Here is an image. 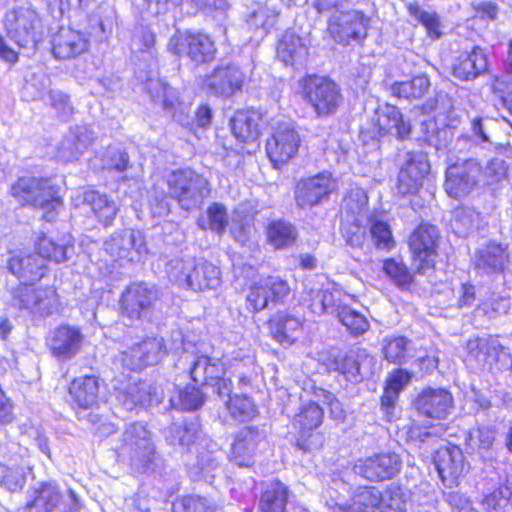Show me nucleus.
I'll return each mask as SVG.
<instances>
[{"mask_svg":"<svg viewBox=\"0 0 512 512\" xmlns=\"http://www.w3.org/2000/svg\"><path fill=\"white\" fill-rule=\"evenodd\" d=\"M300 137L288 122L278 123L266 141V153L275 167L286 164L297 153Z\"/></svg>","mask_w":512,"mask_h":512,"instance_id":"f3484780","label":"nucleus"},{"mask_svg":"<svg viewBox=\"0 0 512 512\" xmlns=\"http://www.w3.org/2000/svg\"><path fill=\"white\" fill-rule=\"evenodd\" d=\"M7 35L20 47H35L41 37V19L31 6H16L4 18Z\"/></svg>","mask_w":512,"mask_h":512,"instance_id":"39448f33","label":"nucleus"},{"mask_svg":"<svg viewBox=\"0 0 512 512\" xmlns=\"http://www.w3.org/2000/svg\"><path fill=\"white\" fill-rule=\"evenodd\" d=\"M383 493L376 487H358L352 496V504L349 506L339 503L328 504L330 512H374L380 510Z\"/></svg>","mask_w":512,"mask_h":512,"instance_id":"473e14b6","label":"nucleus"},{"mask_svg":"<svg viewBox=\"0 0 512 512\" xmlns=\"http://www.w3.org/2000/svg\"><path fill=\"white\" fill-rule=\"evenodd\" d=\"M297 236L296 228L289 222L273 221L267 227L268 242L275 249H285L292 246Z\"/></svg>","mask_w":512,"mask_h":512,"instance_id":"de8ad7c7","label":"nucleus"},{"mask_svg":"<svg viewBox=\"0 0 512 512\" xmlns=\"http://www.w3.org/2000/svg\"><path fill=\"white\" fill-rule=\"evenodd\" d=\"M323 416V407L319 401H310L302 405L294 418V425L300 429L302 435H305L320 426Z\"/></svg>","mask_w":512,"mask_h":512,"instance_id":"8fccbe9b","label":"nucleus"},{"mask_svg":"<svg viewBox=\"0 0 512 512\" xmlns=\"http://www.w3.org/2000/svg\"><path fill=\"white\" fill-rule=\"evenodd\" d=\"M99 380L95 376L76 378L69 387V394L74 402L82 408H91L98 403Z\"/></svg>","mask_w":512,"mask_h":512,"instance_id":"ea45409f","label":"nucleus"},{"mask_svg":"<svg viewBox=\"0 0 512 512\" xmlns=\"http://www.w3.org/2000/svg\"><path fill=\"white\" fill-rule=\"evenodd\" d=\"M508 255L500 244L489 242L475 254V268L485 273L499 272L504 268Z\"/></svg>","mask_w":512,"mask_h":512,"instance_id":"58836bf2","label":"nucleus"},{"mask_svg":"<svg viewBox=\"0 0 512 512\" xmlns=\"http://www.w3.org/2000/svg\"><path fill=\"white\" fill-rule=\"evenodd\" d=\"M497 433V428L492 425H482L471 429L465 438L467 451L481 456L490 454Z\"/></svg>","mask_w":512,"mask_h":512,"instance_id":"37998d69","label":"nucleus"},{"mask_svg":"<svg viewBox=\"0 0 512 512\" xmlns=\"http://www.w3.org/2000/svg\"><path fill=\"white\" fill-rule=\"evenodd\" d=\"M144 89L151 99L164 109H171L176 100L174 90L157 75L151 74L144 82Z\"/></svg>","mask_w":512,"mask_h":512,"instance_id":"09e8293b","label":"nucleus"},{"mask_svg":"<svg viewBox=\"0 0 512 512\" xmlns=\"http://www.w3.org/2000/svg\"><path fill=\"white\" fill-rule=\"evenodd\" d=\"M179 362H185L189 364V374L194 382L205 384V373L207 372V368L210 363V357L206 355H199L198 353L194 352H184V354L180 357Z\"/></svg>","mask_w":512,"mask_h":512,"instance_id":"e2e57ef3","label":"nucleus"},{"mask_svg":"<svg viewBox=\"0 0 512 512\" xmlns=\"http://www.w3.org/2000/svg\"><path fill=\"white\" fill-rule=\"evenodd\" d=\"M289 488L279 480L264 483L258 502L260 512H295L298 506L290 505L287 510Z\"/></svg>","mask_w":512,"mask_h":512,"instance_id":"2f4dec72","label":"nucleus"},{"mask_svg":"<svg viewBox=\"0 0 512 512\" xmlns=\"http://www.w3.org/2000/svg\"><path fill=\"white\" fill-rule=\"evenodd\" d=\"M336 316L353 336L362 335L370 327L364 315L348 306H337Z\"/></svg>","mask_w":512,"mask_h":512,"instance_id":"864d4df0","label":"nucleus"},{"mask_svg":"<svg viewBox=\"0 0 512 512\" xmlns=\"http://www.w3.org/2000/svg\"><path fill=\"white\" fill-rule=\"evenodd\" d=\"M26 482V474L19 465L0 463V486L10 492L20 491Z\"/></svg>","mask_w":512,"mask_h":512,"instance_id":"13d9d810","label":"nucleus"},{"mask_svg":"<svg viewBox=\"0 0 512 512\" xmlns=\"http://www.w3.org/2000/svg\"><path fill=\"white\" fill-rule=\"evenodd\" d=\"M8 268L19 279L28 282L40 280L45 273L44 260L37 254L12 256Z\"/></svg>","mask_w":512,"mask_h":512,"instance_id":"c9c22d12","label":"nucleus"},{"mask_svg":"<svg viewBox=\"0 0 512 512\" xmlns=\"http://www.w3.org/2000/svg\"><path fill=\"white\" fill-rule=\"evenodd\" d=\"M245 74L232 63L221 64L207 74L203 80V89L212 96L229 99L241 92Z\"/></svg>","mask_w":512,"mask_h":512,"instance_id":"9d476101","label":"nucleus"},{"mask_svg":"<svg viewBox=\"0 0 512 512\" xmlns=\"http://www.w3.org/2000/svg\"><path fill=\"white\" fill-rule=\"evenodd\" d=\"M10 303L13 307L31 314L48 317L58 311L59 301L52 287L35 288L21 284L11 291Z\"/></svg>","mask_w":512,"mask_h":512,"instance_id":"423d86ee","label":"nucleus"},{"mask_svg":"<svg viewBox=\"0 0 512 512\" xmlns=\"http://www.w3.org/2000/svg\"><path fill=\"white\" fill-rule=\"evenodd\" d=\"M61 500L64 512H75L80 507V501L73 490H69L67 498L63 499L57 485L45 482L33 490L26 509L28 512H53Z\"/></svg>","mask_w":512,"mask_h":512,"instance_id":"dca6fc26","label":"nucleus"},{"mask_svg":"<svg viewBox=\"0 0 512 512\" xmlns=\"http://www.w3.org/2000/svg\"><path fill=\"white\" fill-rule=\"evenodd\" d=\"M166 354L162 338L152 337L136 343L121 353V362L130 370L157 364Z\"/></svg>","mask_w":512,"mask_h":512,"instance_id":"aec40b11","label":"nucleus"},{"mask_svg":"<svg viewBox=\"0 0 512 512\" xmlns=\"http://www.w3.org/2000/svg\"><path fill=\"white\" fill-rule=\"evenodd\" d=\"M225 369L219 359L211 358L205 373L206 382L204 385L212 386L219 397H224L232 392V382L229 378L224 377Z\"/></svg>","mask_w":512,"mask_h":512,"instance_id":"3c124183","label":"nucleus"},{"mask_svg":"<svg viewBox=\"0 0 512 512\" xmlns=\"http://www.w3.org/2000/svg\"><path fill=\"white\" fill-rule=\"evenodd\" d=\"M453 397L445 389L427 388L416 398V410L432 419H445L452 409Z\"/></svg>","mask_w":512,"mask_h":512,"instance_id":"a878e982","label":"nucleus"},{"mask_svg":"<svg viewBox=\"0 0 512 512\" xmlns=\"http://www.w3.org/2000/svg\"><path fill=\"white\" fill-rule=\"evenodd\" d=\"M367 220L362 218H343L341 232L347 245L359 248L363 245L366 236Z\"/></svg>","mask_w":512,"mask_h":512,"instance_id":"6e6d98bb","label":"nucleus"},{"mask_svg":"<svg viewBox=\"0 0 512 512\" xmlns=\"http://www.w3.org/2000/svg\"><path fill=\"white\" fill-rule=\"evenodd\" d=\"M434 464L442 483L449 488L457 485L458 478L466 471L464 456L458 446L438 449Z\"/></svg>","mask_w":512,"mask_h":512,"instance_id":"b1692460","label":"nucleus"},{"mask_svg":"<svg viewBox=\"0 0 512 512\" xmlns=\"http://www.w3.org/2000/svg\"><path fill=\"white\" fill-rule=\"evenodd\" d=\"M168 195L187 211L199 208L210 194L209 182L191 169H179L167 177Z\"/></svg>","mask_w":512,"mask_h":512,"instance_id":"20e7f679","label":"nucleus"},{"mask_svg":"<svg viewBox=\"0 0 512 512\" xmlns=\"http://www.w3.org/2000/svg\"><path fill=\"white\" fill-rule=\"evenodd\" d=\"M118 451L129 458L131 467L135 471L141 473L155 471L160 461L151 433L144 424L139 422L131 423L126 427Z\"/></svg>","mask_w":512,"mask_h":512,"instance_id":"7ed1b4c3","label":"nucleus"},{"mask_svg":"<svg viewBox=\"0 0 512 512\" xmlns=\"http://www.w3.org/2000/svg\"><path fill=\"white\" fill-rule=\"evenodd\" d=\"M482 166L476 159L450 165L446 170L445 191L452 198L468 195L481 183Z\"/></svg>","mask_w":512,"mask_h":512,"instance_id":"9b49d317","label":"nucleus"},{"mask_svg":"<svg viewBox=\"0 0 512 512\" xmlns=\"http://www.w3.org/2000/svg\"><path fill=\"white\" fill-rule=\"evenodd\" d=\"M411 374L406 370H396L387 380L384 393L381 397V410L387 421H392L396 417L395 402L398 399L400 391L409 383Z\"/></svg>","mask_w":512,"mask_h":512,"instance_id":"e433bc0d","label":"nucleus"},{"mask_svg":"<svg viewBox=\"0 0 512 512\" xmlns=\"http://www.w3.org/2000/svg\"><path fill=\"white\" fill-rule=\"evenodd\" d=\"M155 393L154 386L147 381H138L128 384L117 393V400L128 411L139 406L150 405Z\"/></svg>","mask_w":512,"mask_h":512,"instance_id":"f704fd0d","label":"nucleus"},{"mask_svg":"<svg viewBox=\"0 0 512 512\" xmlns=\"http://www.w3.org/2000/svg\"><path fill=\"white\" fill-rule=\"evenodd\" d=\"M84 335L78 327L61 325L52 330L46 339L51 354L59 361L74 358L81 350Z\"/></svg>","mask_w":512,"mask_h":512,"instance_id":"4be33fe9","label":"nucleus"},{"mask_svg":"<svg viewBox=\"0 0 512 512\" xmlns=\"http://www.w3.org/2000/svg\"><path fill=\"white\" fill-rule=\"evenodd\" d=\"M262 115L254 109L238 110L230 120L233 135L242 143L258 140Z\"/></svg>","mask_w":512,"mask_h":512,"instance_id":"7c9ffc66","label":"nucleus"},{"mask_svg":"<svg viewBox=\"0 0 512 512\" xmlns=\"http://www.w3.org/2000/svg\"><path fill=\"white\" fill-rule=\"evenodd\" d=\"M269 325L273 338L281 344L294 343L302 332V321L287 313H278Z\"/></svg>","mask_w":512,"mask_h":512,"instance_id":"4c0bfd02","label":"nucleus"},{"mask_svg":"<svg viewBox=\"0 0 512 512\" xmlns=\"http://www.w3.org/2000/svg\"><path fill=\"white\" fill-rule=\"evenodd\" d=\"M439 238L438 228L426 222L419 224L410 235L409 247L419 273L434 265Z\"/></svg>","mask_w":512,"mask_h":512,"instance_id":"4468645a","label":"nucleus"},{"mask_svg":"<svg viewBox=\"0 0 512 512\" xmlns=\"http://www.w3.org/2000/svg\"><path fill=\"white\" fill-rule=\"evenodd\" d=\"M374 365V357L365 349L357 348L336 357L333 369L345 375L347 380L358 382L363 376L372 373Z\"/></svg>","mask_w":512,"mask_h":512,"instance_id":"bb28decb","label":"nucleus"},{"mask_svg":"<svg viewBox=\"0 0 512 512\" xmlns=\"http://www.w3.org/2000/svg\"><path fill=\"white\" fill-rule=\"evenodd\" d=\"M83 202L90 206L96 219L105 226L113 223L119 211V206L111 197L98 191L84 192Z\"/></svg>","mask_w":512,"mask_h":512,"instance_id":"a19ab883","label":"nucleus"},{"mask_svg":"<svg viewBox=\"0 0 512 512\" xmlns=\"http://www.w3.org/2000/svg\"><path fill=\"white\" fill-rule=\"evenodd\" d=\"M488 69V58L485 51L474 46L471 51L461 53L453 66L452 74L462 81H471L485 73Z\"/></svg>","mask_w":512,"mask_h":512,"instance_id":"c756f323","label":"nucleus"},{"mask_svg":"<svg viewBox=\"0 0 512 512\" xmlns=\"http://www.w3.org/2000/svg\"><path fill=\"white\" fill-rule=\"evenodd\" d=\"M507 349L497 337H475L466 344L465 362L472 368L492 370L494 365L505 360Z\"/></svg>","mask_w":512,"mask_h":512,"instance_id":"ddd939ff","label":"nucleus"},{"mask_svg":"<svg viewBox=\"0 0 512 512\" xmlns=\"http://www.w3.org/2000/svg\"><path fill=\"white\" fill-rule=\"evenodd\" d=\"M308 56V48L304 40L293 31L287 30L277 46V57L285 65L302 64Z\"/></svg>","mask_w":512,"mask_h":512,"instance_id":"72a5a7b5","label":"nucleus"},{"mask_svg":"<svg viewBox=\"0 0 512 512\" xmlns=\"http://www.w3.org/2000/svg\"><path fill=\"white\" fill-rule=\"evenodd\" d=\"M510 308L509 298L499 295H493L489 299L481 302L477 308L478 312H482L489 319L504 315Z\"/></svg>","mask_w":512,"mask_h":512,"instance_id":"774afa93","label":"nucleus"},{"mask_svg":"<svg viewBox=\"0 0 512 512\" xmlns=\"http://www.w3.org/2000/svg\"><path fill=\"white\" fill-rule=\"evenodd\" d=\"M376 124L379 135H391L402 141L409 139L412 132L410 120L404 119L398 107L388 103L376 110Z\"/></svg>","mask_w":512,"mask_h":512,"instance_id":"393cba45","label":"nucleus"},{"mask_svg":"<svg viewBox=\"0 0 512 512\" xmlns=\"http://www.w3.org/2000/svg\"><path fill=\"white\" fill-rule=\"evenodd\" d=\"M430 86L429 78L422 74L410 81L394 82L389 86V93L398 98L414 101L422 99L428 93Z\"/></svg>","mask_w":512,"mask_h":512,"instance_id":"c03bdc74","label":"nucleus"},{"mask_svg":"<svg viewBox=\"0 0 512 512\" xmlns=\"http://www.w3.org/2000/svg\"><path fill=\"white\" fill-rule=\"evenodd\" d=\"M11 195L21 205H29L43 211V219L54 221L62 206L58 189L50 180L37 177H21L11 186Z\"/></svg>","mask_w":512,"mask_h":512,"instance_id":"f03ea898","label":"nucleus"},{"mask_svg":"<svg viewBox=\"0 0 512 512\" xmlns=\"http://www.w3.org/2000/svg\"><path fill=\"white\" fill-rule=\"evenodd\" d=\"M168 50L178 56H187L196 64H206L215 58L217 52L214 41L204 33L187 32L173 35Z\"/></svg>","mask_w":512,"mask_h":512,"instance_id":"1a4fd4ad","label":"nucleus"},{"mask_svg":"<svg viewBox=\"0 0 512 512\" xmlns=\"http://www.w3.org/2000/svg\"><path fill=\"white\" fill-rule=\"evenodd\" d=\"M367 224H370V234L374 245L378 249L390 250L394 245V241L389 225L377 219L375 215H370V218L367 219Z\"/></svg>","mask_w":512,"mask_h":512,"instance_id":"052dcab7","label":"nucleus"},{"mask_svg":"<svg viewBox=\"0 0 512 512\" xmlns=\"http://www.w3.org/2000/svg\"><path fill=\"white\" fill-rule=\"evenodd\" d=\"M401 468V459L396 453L375 454L359 459L353 470L357 475L370 481H383L393 478Z\"/></svg>","mask_w":512,"mask_h":512,"instance_id":"412c9836","label":"nucleus"},{"mask_svg":"<svg viewBox=\"0 0 512 512\" xmlns=\"http://www.w3.org/2000/svg\"><path fill=\"white\" fill-rule=\"evenodd\" d=\"M171 402L174 407L181 410H197L204 403V395L199 388L187 386L180 390L176 398H172Z\"/></svg>","mask_w":512,"mask_h":512,"instance_id":"0e129e2a","label":"nucleus"},{"mask_svg":"<svg viewBox=\"0 0 512 512\" xmlns=\"http://www.w3.org/2000/svg\"><path fill=\"white\" fill-rule=\"evenodd\" d=\"M159 298L155 286L143 282H135L122 293V314L131 320H139L147 315Z\"/></svg>","mask_w":512,"mask_h":512,"instance_id":"a211bd4d","label":"nucleus"},{"mask_svg":"<svg viewBox=\"0 0 512 512\" xmlns=\"http://www.w3.org/2000/svg\"><path fill=\"white\" fill-rule=\"evenodd\" d=\"M430 171V164L423 152H406L398 173L396 193L401 196L414 195L422 187Z\"/></svg>","mask_w":512,"mask_h":512,"instance_id":"2eb2a0df","label":"nucleus"},{"mask_svg":"<svg viewBox=\"0 0 512 512\" xmlns=\"http://www.w3.org/2000/svg\"><path fill=\"white\" fill-rule=\"evenodd\" d=\"M277 17L278 12L274 8L262 5L250 14L247 24L250 28L261 30V35H264L275 25Z\"/></svg>","mask_w":512,"mask_h":512,"instance_id":"bf43d9fd","label":"nucleus"},{"mask_svg":"<svg viewBox=\"0 0 512 512\" xmlns=\"http://www.w3.org/2000/svg\"><path fill=\"white\" fill-rule=\"evenodd\" d=\"M36 246L38 256L44 261L48 259L56 263L67 261L74 252V246L72 244L58 243L45 235L38 239Z\"/></svg>","mask_w":512,"mask_h":512,"instance_id":"49530a36","label":"nucleus"},{"mask_svg":"<svg viewBox=\"0 0 512 512\" xmlns=\"http://www.w3.org/2000/svg\"><path fill=\"white\" fill-rule=\"evenodd\" d=\"M410 494L406 489L390 485L383 494L380 512H406Z\"/></svg>","mask_w":512,"mask_h":512,"instance_id":"5fc2aeb1","label":"nucleus"},{"mask_svg":"<svg viewBox=\"0 0 512 512\" xmlns=\"http://www.w3.org/2000/svg\"><path fill=\"white\" fill-rule=\"evenodd\" d=\"M89 40L80 31L70 28H60L52 40V51L58 59L74 58L88 48Z\"/></svg>","mask_w":512,"mask_h":512,"instance_id":"c85d7f7f","label":"nucleus"},{"mask_svg":"<svg viewBox=\"0 0 512 512\" xmlns=\"http://www.w3.org/2000/svg\"><path fill=\"white\" fill-rule=\"evenodd\" d=\"M328 15V32L338 43L347 45L351 40L366 38L369 18L361 11L335 9Z\"/></svg>","mask_w":512,"mask_h":512,"instance_id":"0eeeda50","label":"nucleus"},{"mask_svg":"<svg viewBox=\"0 0 512 512\" xmlns=\"http://www.w3.org/2000/svg\"><path fill=\"white\" fill-rule=\"evenodd\" d=\"M508 176V166L501 158L491 159L485 168H482L481 183L492 186L499 184Z\"/></svg>","mask_w":512,"mask_h":512,"instance_id":"69168bd1","label":"nucleus"},{"mask_svg":"<svg viewBox=\"0 0 512 512\" xmlns=\"http://www.w3.org/2000/svg\"><path fill=\"white\" fill-rule=\"evenodd\" d=\"M290 291L286 281L277 276L260 279L250 287L246 301L252 311H261L267 307L269 300L278 301Z\"/></svg>","mask_w":512,"mask_h":512,"instance_id":"5701e85b","label":"nucleus"},{"mask_svg":"<svg viewBox=\"0 0 512 512\" xmlns=\"http://www.w3.org/2000/svg\"><path fill=\"white\" fill-rule=\"evenodd\" d=\"M305 100L312 106L318 116H328L335 113L340 102L339 87L331 80L308 76L303 80Z\"/></svg>","mask_w":512,"mask_h":512,"instance_id":"6e6552de","label":"nucleus"},{"mask_svg":"<svg viewBox=\"0 0 512 512\" xmlns=\"http://www.w3.org/2000/svg\"><path fill=\"white\" fill-rule=\"evenodd\" d=\"M342 209L344 218H362L367 220L370 218L368 214V196L365 190L355 187L349 190L343 199Z\"/></svg>","mask_w":512,"mask_h":512,"instance_id":"a18cd8bd","label":"nucleus"},{"mask_svg":"<svg viewBox=\"0 0 512 512\" xmlns=\"http://www.w3.org/2000/svg\"><path fill=\"white\" fill-rule=\"evenodd\" d=\"M264 435L254 427H244L238 431L230 452V461L239 467H250L254 463V453Z\"/></svg>","mask_w":512,"mask_h":512,"instance_id":"cd10ccee","label":"nucleus"},{"mask_svg":"<svg viewBox=\"0 0 512 512\" xmlns=\"http://www.w3.org/2000/svg\"><path fill=\"white\" fill-rule=\"evenodd\" d=\"M225 401L227 409L235 419L245 421L254 416L256 410L253 401L245 395H225L220 397Z\"/></svg>","mask_w":512,"mask_h":512,"instance_id":"4d7b16f0","label":"nucleus"},{"mask_svg":"<svg viewBox=\"0 0 512 512\" xmlns=\"http://www.w3.org/2000/svg\"><path fill=\"white\" fill-rule=\"evenodd\" d=\"M201 435V425L197 417H191L181 423H172L167 429L166 440L173 446H190Z\"/></svg>","mask_w":512,"mask_h":512,"instance_id":"79ce46f5","label":"nucleus"},{"mask_svg":"<svg viewBox=\"0 0 512 512\" xmlns=\"http://www.w3.org/2000/svg\"><path fill=\"white\" fill-rule=\"evenodd\" d=\"M409 15L412 16L416 21L421 23L426 29L430 36L438 38L440 33L439 19L436 13H431L423 10L419 5L410 3L407 6Z\"/></svg>","mask_w":512,"mask_h":512,"instance_id":"338daca9","label":"nucleus"},{"mask_svg":"<svg viewBox=\"0 0 512 512\" xmlns=\"http://www.w3.org/2000/svg\"><path fill=\"white\" fill-rule=\"evenodd\" d=\"M168 278L182 288L193 291L215 289L220 284V270L204 259L174 258L166 265Z\"/></svg>","mask_w":512,"mask_h":512,"instance_id":"f257e3e1","label":"nucleus"},{"mask_svg":"<svg viewBox=\"0 0 512 512\" xmlns=\"http://www.w3.org/2000/svg\"><path fill=\"white\" fill-rule=\"evenodd\" d=\"M103 248L115 261L139 262L147 253L144 235L133 229L115 232L104 241Z\"/></svg>","mask_w":512,"mask_h":512,"instance_id":"f8f14e48","label":"nucleus"},{"mask_svg":"<svg viewBox=\"0 0 512 512\" xmlns=\"http://www.w3.org/2000/svg\"><path fill=\"white\" fill-rule=\"evenodd\" d=\"M410 340L403 336H392L383 339V353L387 361L402 365L409 358Z\"/></svg>","mask_w":512,"mask_h":512,"instance_id":"603ef678","label":"nucleus"},{"mask_svg":"<svg viewBox=\"0 0 512 512\" xmlns=\"http://www.w3.org/2000/svg\"><path fill=\"white\" fill-rule=\"evenodd\" d=\"M173 512H215L216 506L209 499L187 495L173 502Z\"/></svg>","mask_w":512,"mask_h":512,"instance_id":"680f3d73","label":"nucleus"},{"mask_svg":"<svg viewBox=\"0 0 512 512\" xmlns=\"http://www.w3.org/2000/svg\"><path fill=\"white\" fill-rule=\"evenodd\" d=\"M335 181L330 174L319 173L312 177L303 178L295 187L294 197L298 207L311 208L320 204L334 191Z\"/></svg>","mask_w":512,"mask_h":512,"instance_id":"6ab92c4d","label":"nucleus"}]
</instances>
